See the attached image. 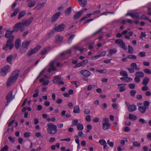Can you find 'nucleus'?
Wrapping results in <instances>:
<instances>
[{
  "label": "nucleus",
  "mask_w": 151,
  "mask_h": 151,
  "mask_svg": "<svg viewBox=\"0 0 151 151\" xmlns=\"http://www.w3.org/2000/svg\"><path fill=\"white\" fill-rule=\"evenodd\" d=\"M14 32L13 30H7L5 33V37L6 38H8V39L7 41L6 45L3 46V49L4 50H7L8 47L11 50L14 47V45L13 42L14 40V36L12 35Z\"/></svg>",
  "instance_id": "1"
},
{
  "label": "nucleus",
  "mask_w": 151,
  "mask_h": 151,
  "mask_svg": "<svg viewBox=\"0 0 151 151\" xmlns=\"http://www.w3.org/2000/svg\"><path fill=\"white\" fill-rule=\"evenodd\" d=\"M19 70H14L12 74L10 77L8 79L6 83L7 87H9L18 78L19 75Z\"/></svg>",
  "instance_id": "2"
},
{
  "label": "nucleus",
  "mask_w": 151,
  "mask_h": 151,
  "mask_svg": "<svg viewBox=\"0 0 151 151\" xmlns=\"http://www.w3.org/2000/svg\"><path fill=\"white\" fill-rule=\"evenodd\" d=\"M48 128L47 131L48 132L51 134H54L57 132V126L52 123H49L47 125Z\"/></svg>",
  "instance_id": "3"
},
{
  "label": "nucleus",
  "mask_w": 151,
  "mask_h": 151,
  "mask_svg": "<svg viewBox=\"0 0 151 151\" xmlns=\"http://www.w3.org/2000/svg\"><path fill=\"white\" fill-rule=\"evenodd\" d=\"M108 118H104L102 120V128L104 130L108 129L110 128L111 124L109 122Z\"/></svg>",
  "instance_id": "4"
},
{
  "label": "nucleus",
  "mask_w": 151,
  "mask_h": 151,
  "mask_svg": "<svg viewBox=\"0 0 151 151\" xmlns=\"http://www.w3.org/2000/svg\"><path fill=\"white\" fill-rule=\"evenodd\" d=\"M115 42L123 50H127V47L126 46L125 43L123 42V40L121 39H117L115 41Z\"/></svg>",
  "instance_id": "5"
},
{
  "label": "nucleus",
  "mask_w": 151,
  "mask_h": 151,
  "mask_svg": "<svg viewBox=\"0 0 151 151\" xmlns=\"http://www.w3.org/2000/svg\"><path fill=\"white\" fill-rule=\"evenodd\" d=\"M40 47V46L38 45L35 48L30 49L28 52L27 56H30L37 52Z\"/></svg>",
  "instance_id": "6"
},
{
  "label": "nucleus",
  "mask_w": 151,
  "mask_h": 151,
  "mask_svg": "<svg viewBox=\"0 0 151 151\" xmlns=\"http://www.w3.org/2000/svg\"><path fill=\"white\" fill-rule=\"evenodd\" d=\"M125 104L127 107L128 111L129 112H133L137 109V106L135 105H130L127 101H125Z\"/></svg>",
  "instance_id": "7"
},
{
  "label": "nucleus",
  "mask_w": 151,
  "mask_h": 151,
  "mask_svg": "<svg viewBox=\"0 0 151 151\" xmlns=\"http://www.w3.org/2000/svg\"><path fill=\"white\" fill-rule=\"evenodd\" d=\"M10 71V68L9 65H6L1 70V75L4 76Z\"/></svg>",
  "instance_id": "8"
},
{
  "label": "nucleus",
  "mask_w": 151,
  "mask_h": 151,
  "mask_svg": "<svg viewBox=\"0 0 151 151\" xmlns=\"http://www.w3.org/2000/svg\"><path fill=\"white\" fill-rule=\"evenodd\" d=\"M88 61L87 60H85L81 61V62H79L75 66H74L73 67V68H76L79 67H80L82 66L83 65H85L87 64L88 63Z\"/></svg>",
  "instance_id": "9"
},
{
  "label": "nucleus",
  "mask_w": 151,
  "mask_h": 151,
  "mask_svg": "<svg viewBox=\"0 0 151 151\" xmlns=\"http://www.w3.org/2000/svg\"><path fill=\"white\" fill-rule=\"evenodd\" d=\"M17 55L15 54L14 56H12V55H10L8 56L6 58L7 62L11 64L12 63V60H14L16 58Z\"/></svg>",
  "instance_id": "10"
},
{
  "label": "nucleus",
  "mask_w": 151,
  "mask_h": 151,
  "mask_svg": "<svg viewBox=\"0 0 151 151\" xmlns=\"http://www.w3.org/2000/svg\"><path fill=\"white\" fill-rule=\"evenodd\" d=\"M65 27V24H62L56 27L55 28V30L57 32H62L64 29Z\"/></svg>",
  "instance_id": "11"
},
{
  "label": "nucleus",
  "mask_w": 151,
  "mask_h": 151,
  "mask_svg": "<svg viewBox=\"0 0 151 151\" xmlns=\"http://www.w3.org/2000/svg\"><path fill=\"white\" fill-rule=\"evenodd\" d=\"M80 72L81 75L86 77H88L91 75V73L87 70H82Z\"/></svg>",
  "instance_id": "12"
},
{
  "label": "nucleus",
  "mask_w": 151,
  "mask_h": 151,
  "mask_svg": "<svg viewBox=\"0 0 151 151\" xmlns=\"http://www.w3.org/2000/svg\"><path fill=\"white\" fill-rule=\"evenodd\" d=\"M33 17H31L27 20L24 21H22V23L23 24H25V26H29L32 23V21L33 20Z\"/></svg>",
  "instance_id": "13"
},
{
  "label": "nucleus",
  "mask_w": 151,
  "mask_h": 151,
  "mask_svg": "<svg viewBox=\"0 0 151 151\" xmlns=\"http://www.w3.org/2000/svg\"><path fill=\"white\" fill-rule=\"evenodd\" d=\"M61 14L60 12H59L56 13L54 14L52 17L51 22H53L55 21L58 18Z\"/></svg>",
  "instance_id": "14"
},
{
  "label": "nucleus",
  "mask_w": 151,
  "mask_h": 151,
  "mask_svg": "<svg viewBox=\"0 0 151 151\" xmlns=\"http://www.w3.org/2000/svg\"><path fill=\"white\" fill-rule=\"evenodd\" d=\"M83 13V11H81L76 13L74 15V18L75 19H78Z\"/></svg>",
  "instance_id": "15"
},
{
  "label": "nucleus",
  "mask_w": 151,
  "mask_h": 151,
  "mask_svg": "<svg viewBox=\"0 0 151 151\" xmlns=\"http://www.w3.org/2000/svg\"><path fill=\"white\" fill-rule=\"evenodd\" d=\"M131 17L133 18L136 19H139V14L138 12H135L134 13H132Z\"/></svg>",
  "instance_id": "16"
},
{
  "label": "nucleus",
  "mask_w": 151,
  "mask_h": 151,
  "mask_svg": "<svg viewBox=\"0 0 151 151\" xmlns=\"http://www.w3.org/2000/svg\"><path fill=\"white\" fill-rule=\"evenodd\" d=\"M147 107L144 106H139L138 109L142 114H144L146 111Z\"/></svg>",
  "instance_id": "17"
},
{
  "label": "nucleus",
  "mask_w": 151,
  "mask_h": 151,
  "mask_svg": "<svg viewBox=\"0 0 151 151\" xmlns=\"http://www.w3.org/2000/svg\"><path fill=\"white\" fill-rule=\"evenodd\" d=\"M137 117L135 115L129 114V116L127 118L129 119L132 121H134L137 119Z\"/></svg>",
  "instance_id": "18"
},
{
  "label": "nucleus",
  "mask_w": 151,
  "mask_h": 151,
  "mask_svg": "<svg viewBox=\"0 0 151 151\" xmlns=\"http://www.w3.org/2000/svg\"><path fill=\"white\" fill-rule=\"evenodd\" d=\"M21 45V40L20 39L16 40L15 43V47L17 49H18Z\"/></svg>",
  "instance_id": "19"
},
{
  "label": "nucleus",
  "mask_w": 151,
  "mask_h": 151,
  "mask_svg": "<svg viewBox=\"0 0 151 151\" xmlns=\"http://www.w3.org/2000/svg\"><path fill=\"white\" fill-rule=\"evenodd\" d=\"M79 3L82 7H84L87 4L86 0H78Z\"/></svg>",
  "instance_id": "20"
},
{
  "label": "nucleus",
  "mask_w": 151,
  "mask_h": 151,
  "mask_svg": "<svg viewBox=\"0 0 151 151\" xmlns=\"http://www.w3.org/2000/svg\"><path fill=\"white\" fill-rule=\"evenodd\" d=\"M20 22L16 24L14 27L13 31L14 32H18L20 28Z\"/></svg>",
  "instance_id": "21"
},
{
  "label": "nucleus",
  "mask_w": 151,
  "mask_h": 151,
  "mask_svg": "<svg viewBox=\"0 0 151 151\" xmlns=\"http://www.w3.org/2000/svg\"><path fill=\"white\" fill-rule=\"evenodd\" d=\"M30 41H26L23 42L22 44V46L23 48H25L27 47L30 43Z\"/></svg>",
  "instance_id": "22"
},
{
  "label": "nucleus",
  "mask_w": 151,
  "mask_h": 151,
  "mask_svg": "<svg viewBox=\"0 0 151 151\" xmlns=\"http://www.w3.org/2000/svg\"><path fill=\"white\" fill-rule=\"evenodd\" d=\"M126 84H120L118 85V86H119L120 85H123V86H120L119 87V91L120 92H122L125 91L126 89V88L125 86L126 85Z\"/></svg>",
  "instance_id": "23"
},
{
  "label": "nucleus",
  "mask_w": 151,
  "mask_h": 151,
  "mask_svg": "<svg viewBox=\"0 0 151 151\" xmlns=\"http://www.w3.org/2000/svg\"><path fill=\"white\" fill-rule=\"evenodd\" d=\"M99 143L102 145L103 146V148L104 149L107 146L106 141L104 139H101L99 141Z\"/></svg>",
  "instance_id": "24"
},
{
  "label": "nucleus",
  "mask_w": 151,
  "mask_h": 151,
  "mask_svg": "<svg viewBox=\"0 0 151 151\" xmlns=\"http://www.w3.org/2000/svg\"><path fill=\"white\" fill-rule=\"evenodd\" d=\"M135 76H137L139 78H142L144 76L143 73L141 71H138L137 72L135 73Z\"/></svg>",
  "instance_id": "25"
},
{
  "label": "nucleus",
  "mask_w": 151,
  "mask_h": 151,
  "mask_svg": "<svg viewBox=\"0 0 151 151\" xmlns=\"http://www.w3.org/2000/svg\"><path fill=\"white\" fill-rule=\"evenodd\" d=\"M36 3V1L35 0H32L29 2L28 6L29 7L32 8L33 7Z\"/></svg>",
  "instance_id": "26"
},
{
  "label": "nucleus",
  "mask_w": 151,
  "mask_h": 151,
  "mask_svg": "<svg viewBox=\"0 0 151 151\" xmlns=\"http://www.w3.org/2000/svg\"><path fill=\"white\" fill-rule=\"evenodd\" d=\"M60 79L59 76H57L55 77V78L52 81L55 83L58 84Z\"/></svg>",
  "instance_id": "27"
},
{
  "label": "nucleus",
  "mask_w": 151,
  "mask_h": 151,
  "mask_svg": "<svg viewBox=\"0 0 151 151\" xmlns=\"http://www.w3.org/2000/svg\"><path fill=\"white\" fill-rule=\"evenodd\" d=\"M150 80V78L148 77H145L143 81L142 84L144 85H146L148 83Z\"/></svg>",
  "instance_id": "28"
},
{
  "label": "nucleus",
  "mask_w": 151,
  "mask_h": 151,
  "mask_svg": "<svg viewBox=\"0 0 151 151\" xmlns=\"http://www.w3.org/2000/svg\"><path fill=\"white\" fill-rule=\"evenodd\" d=\"M117 52L115 48L110 49L109 50V52L110 56H111L112 55L115 54Z\"/></svg>",
  "instance_id": "29"
},
{
  "label": "nucleus",
  "mask_w": 151,
  "mask_h": 151,
  "mask_svg": "<svg viewBox=\"0 0 151 151\" xmlns=\"http://www.w3.org/2000/svg\"><path fill=\"white\" fill-rule=\"evenodd\" d=\"M12 94L11 93L8 94L6 96V99L7 102H9L12 100Z\"/></svg>",
  "instance_id": "30"
},
{
  "label": "nucleus",
  "mask_w": 151,
  "mask_h": 151,
  "mask_svg": "<svg viewBox=\"0 0 151 151\" xmlns=\"http://www.w3.org/2000/svg\"><path fill=\"white\" fill-rule=\"evenodd\" d=\"M19 8H17L15 9L14 10V12L11 14V17H13L14 16H15L19 12Z\"/></svg>",
  "instance_id": "31"
},
{
  "label": "nucleus",
  "mask_w": 151,
  "mask_h": 151,
  "mask_svg": "<svg viewBox=\"0 0 151 151\" xmlns=\"http://www.w3.org/2000/svg\"><path fill=\"white\" fill-rule=\"evenodd\" d=\"M73 112L75 113H78L80 112V109L79 106H76L74 107Z\"/></svg>",
  "instance_id": "32"
},
{
  "label": "nucleus",
  "mask_w": 151,
  "mask_h": 151,
  "mask_svg": "<svg viewBox=\"0 0 151 151\" xmlns=\"http://www.w3.org/2000/svg\"><path fill=\"white\" fill-rule=\"evenodd\" d=\"M63 41V38L61 37L60 36L58 35L57 38L56 40V43L57 44H59L61 42Z\"/></svg>",
  "instance_id": "33"
},
{
  "label": "nucleus",
  "mask_w": 151,
  "mask_h": 151,
  "mask_svg": "<svg viewBox=\"0 0 151 151\" xmlns=\"http://www.w3.org/2000/svg\"><path fill=\"white\" fill-rule=\"evenodd\" d=\"M72 7L70 6L68 8L65 12V14L67 15L69 14L71 12Z\"/></svg>",
  "instance_id": "34"
},
{
  "label": "nucleus",
  "mask_w": 151,
  "mask_h": 151,
  "mask_svg": "<svg viewBox=\"0 0 151 151\" xmlns=\"http://www.w3.org/2000/svg\"><path fill=\"white\" fill-rule=\"evenodd\" d=\"M42 4L41 3H38L37 4L34 8L35 10L39 9L42 8L44 6H42Z\"/></svg>",
  "instance_id": "35"
},
{
  "label": "nucleus",
  "mask_w": 151,
  "mask_h": 151,
  "mask_svg": "<svg viewBox=\"0 0 151 151\" xmlns=\"http://www.w3.org/2000/svg\"><path fill=\"white\" fill-rule=\"evenodd\" d=\"M25 11H23L22 12H19L18 15V19H19L23 17L25 15Z\"/></svg>",
  "instance_id": "36"
},
{
  "label": "nucleus",
  "mask_w": 151,
  "mask_h": 151,
  "mask_svg": "<svg viewBox=\"0 0 151 151\" xmlns=\"http://www.w3.org/2000/svg\"><path fill=\"white\" fill-rule=\"evenodd\" d=\"M77 129L78 130H82L83 129V125L81 124H78L77 125Z\"/></svg>",
  "instance_id": "37"
},
{
  "label": "nucleus",
  "mask_w": 151,
  "mask_h": 151,
  "mask_svg": "<svg viewBox=\"0 0 151 151\" xmlns=\"http://www.w3.org/2000/svg\"><path fill=\"white\" fill-rule=\"evenodd\" d=\"M128 52L129 53L132 54L134 52L133 49V47L129 45L128 46Z\"/></svg>",
  "instance_id": "38"
},
{
  "label": "nucleus",
  "mask_w": 151,
  "mask_h": 151,
  "mask_svg": "<svg viewBox=\"0 0 151 151\" xmlns=\"http://www.w3.org/2000/svg\"><path fill=\"white\" fill-rule=\"evenodd\" d=\"M120 73L121 75L125 77H128V75L126 72L124 70H121L120 71Z\"/></svg>",
  "instance_id": "39"
},
{
  "label": "nucleus",
  "mask_w": 151,
  "mask_h": 151,
  "mask_svg": "<svg viewBox=\"0 0 151 151\" xmlns=\"http://www.w3.org/2000/svg\"><path fill=\"white\" fill-rule=\"evenodd\" d=\"M133 145L134 147H140V143L137 141H135L133 142Z\"/></svg>",
  "instance_id": "40"
},
{
  "label": "nucleus",
  "mask_w": 151,
  "mask_h": 151,
  "mask_svg": "<svg viewBox=\"0 0 151 151\" xmlns=\"http://www.w3.org/2000/svg\"><path fill=\"white\" fill-rule=\"evenodd\" d=\"M25 24H23L22 22V23L20 22V26L19 29L21 32H22L24 30L25 27Z\"/></svg>",
  "instance_id": "41"
},
{
  "label": "nucleus",
  "mask_w": 151,
  "mask_h": 151,
  "mask_svg": "<svg viewBox=\"0 0 151 151\" xmlns=\"http://www.w3.org/2000/svg\"><path fill=\"white\" fill-rule=\"evenodd\" d=\"M75 36V35H70L69 37V38L68 39V43H70L72 40L74 38V37Z\"/></svg>",
  "instance_id": "42"
},
{
  "label": "nucleus",
  "mask_w": 151,
  "mask_h": 151,
  "mask_svg": "<svg viewBox=\"0 0 151 151\" xmlns=\"http://www.w3.org/2000/svg\"><path fill=\"white\" fill-rule=\"evenodd\" d=\"M96 71L100 73H105L107 72V70L106 69H104L102 70H96Z\"/></svg>",
  "instance_id": "43"
},
{
  "label": "nucleus",
  "mask_w": 151,
  "mask_h": 151,
  "mask_svg": "<svg viewBox=\"0 0 151 151\" xmlns=\"http://www.w3.org/2000/svg\"><path fill=\"white\" fill-rule=\"evenodd\" d=\"M35 93L33 94L32 96L34 98L37 97L39 95V93L38 92V89H36L35 90Z\"/></svg>",
  "instance_id": "44"
},
{
  "label": "nucleus",
  "mask_w": 151,
  "mask_h": 151,
  "mask_svg": "<svg viewBox=\"0 0 151 151\" xmlns=\"http://www.w3.org/2000/svg\"><path fill=\"white\" fill-rule=\"evenodd\" d=\"M139 121L142 124L147 123V121L142 118H140Z\"/></svg>",
  "instance_id": "45"
},
{
  "label": "nucleus",
  "mask_w": 151,
  "mask_h": 151,
  "mask_svg": "<svg viewBox=\"0 0 151 151\" xmlns=\"http://www.w3.org/2000/svg\"><path fill=\"white\" fill-rule=\"evenodd\" d=\"M56 70V68L54 66H50L48 69L49 73H50L52 70Z\"/></svg>",
  "instance_id": "46"
},
{
  "label": "nucleus",
  "mask_w": 151,
  "mask_h": 151,
  "mask_svg": "<svg viewBox=\"0 0 151 151\" xmlns=\"http://www.w3.org/2000/svg\"><path fill=\"white\" fill-rule=\"evenodd\" d=\"M136 93V91H135L134 90H132L130 91V95L132 96L133 97L135 96V95Z\"/></svg>",
  "instance_id": "47"
},
{
  "label": "nucleus",
  "mask_w": 151,
  "mask_h": 151,
  "mask_svg": "<svg viewBox=\"0 0 151 151\" xmlns=\"http://www.w3.org/2000/svg\"><path fill=\"white\" fill-rule=\"evenodd\" d=\"M128 58L131 59H136L137 58L136 56L134 55H129L128 56Z\"/></svg>",
  "instance_id": "48"
},
{
  "label": "nucleus",
  "mask_w": 151,
  "mask_h": 151,
  "mask_svg": "<svg viewBox=\"0 0 151 151\" xmlns=\"http://www.w3.org/2000/svg\"><path fill=\"white\" fill-rule=\"evenodd\" d=\"M138 56L140 57H143L146 56V53L145 52H140L138 54Z\"/></svg>",
  "instance_id": "49"
},
{
  "label": "nucleus",
  "mask_w": 151,
  "mask_h": 151,
  "mask_svg": "<svg viewBox=\"0 0 151 151\" xmlns=\"http://www.w3.org/2000/svg\"><path fill=\"white\" fill-rule=\"evenodd\" d=\"M78 136L81 137H85L86 136V135L83 134V132L81 131H79L78 132Z\"/></svg>",
  "instance_id": "50"
},
{
  "label": "nucleus",
  "mask_w": 151,
  "mask_h": 151,
  "mask_svg": "<svg viewBox=\"0 0 151 151\" xmlns=\"http://www.w3.org/2000/svg\"><path fill=\"white\" fill-rule=\"evenodd\" d=\"M144 72L148 74H151V70L148 68H145L143 70Z\"/></svg>",
  "instance_id": "51"
},
{
  "label": "nucleus",
  "mask_w": 151,
  "mask_h": 151,
  "mask_svg": "<svg viewBox=\"0 0 151 151\" xmlns=\"http://www.w3.org/2000/svg\"><path fill=\"white\" fill-rule=\"evenodd\" d=\"M150 103V102L149 101H145L144 102L143 104L144 106L146 107L147 106L148 107Z\"/></svg>",
  "instance_id": "52"
},
{
  "label": "nucleus",
  "mask_w": 151,
  "mask_h": 151,
  "mask_svg": "<svg viewBox=\"0 0 151 151\" xmlns=\"http://www.w3.org/2000/svg\"><path fill=\"white\" fill-rule=\"evenodd\" d=\"M146 36V34H145V32H142L141 33V35L139 37L141 39H142L143 37H145Z\"/></svg>",
  "instance_id": "53"
},
{
  "label": "nucleus",
  "mask_w": 151,
  "mask_h": 151,
  "mask_svg": "<svg viewBox=\"0 0 151 151\" xmlns=\"http://www.w3.org/2000/svg\"><path fill=\"white\" fill-rule=\"evenodd\" d=\"M8 149V147L7 145H5L4 147L2 148L1 150V151H6Z\"/></svg>",
  "instance_id": "54"
},
{
  "label": "nucleus",
  "mask_w": 151,
  "mask_h": 151,
  "mask_svg": "<svg viewBox=\"0 0 151 151\" xmlns=\"http://www.w3.org/2000/svg\"><path fill=\"white\" fill-rule=\"evenodd\" d=\"M107 144L111 147H113L114 145V143L113 142H110L109 140L107 141Z\"/></svg>",
  "instance_id": "55"
},
{
  "label": "nucleus",
  "mask_w": 151,
  "mask_h": 151,
  "mask_svg": "<svg viewBox=\"0 0 151 151\" xmlns=\"http://www.w3.org/2000/svg\"><path fill=\"white\" fill-rule=\"evenodd\" d=\"M135 87V85L134 84L131 83L129 84L128 87L130 89H134Z\"/></svg>",
  "instance_id": "56"
},
{
  "label": "nucleus",
  "mask_w": 151,
  "mask_h": 151,
  "mask_svg": "<svg viewBox=\"0 0 151 151\" xmlns=\"http://www.w3.org/2000/svg\"><path fill=\"white\" fill-rule=\"evenodd\" d=\"M85 119L86 121L89 122L91 121V116L90 115H88L86 116Z\"/></svg>",
  "instance_id": "57"
},
{
  "label": "nucleus",
  "mask_w": 151,
  "mask_h": 151,
  "mask_svg": "<svg viewBox=\"0 0 151 151\" xmlns=\"http://www.w3.org/2000/svg\"><path fill=\"white\" fill-rule=\"evenodd\" d=\"M65 55H70L71 54V51L69 49L65 51Z\"/></svg>",
  "instance_id": "58"
},
{
  "label": "nucleus",
  "mask_w": 151,
  "mask_h": 151,
  "mask_svg": "<svg viewBox=\"0 0 151 151\" xmlns=\"http://www.w3.org/2000/svg\"><path fill=\"white\" fill-rule=\"evenodd\" d=\"M78 124H79L78 121L77 120L75 119L73 122V124L74 126H76L78 125Z\"/></svg>",
  "instance_id": "59"
},
{
  "label": "nucleus",
  "mask_w": 151,
  "mask_h": 151,
  "mask_svg": "<svg viewBox=\"0 0 151 151\" xmlns=\"http://www.w3.org/2000/svg\"><path fill=\"white\" fill-rule=\"evenodd\" d=\"M134 81L136 83H138L140 81V79L137 76H136L134 78Z\"/></svg>",
  "instance_id": "60"
},
{
  "label": "nucleus",
  "mask_w": 151,
  "mask_h": 151,
  "mask_svg": "<svg viewBox=\"0 0 151 151\" xmlns=\"http://www.w3.org/2000/svg\"><path fill=\"white\" fill-rule=\"evenodd\" d=\"M90 112V110L88 109H85L84 111V113L85 114H88Z\"/></svg>",
  "instance_id": "61"
},
{
  "label": "nucleus",
  "mask_w": 151,
  "mask_h": 151,
  "mask_svg": "<svg viewBox=\"0 0 151 151\" xmlns=\"http://www.w3.org/2000/svg\"><path fill=\"white\" fill-rule=\"evenodd\" d=\"M137 65L135 63H132L130 65V66L132 68L134 69L135 67H136Z\"/></svg>",
  "instance_id": "62"
},
{
  "label": "nucleus",
  "mask_w": 151,
  "mask_h": 151,
  "mask_svg": "<svg viewBox=\"0 0 151 151\" xmlns=\"http://www.w3.org/2000/svg\"><path fill=\"white\" fill-rule=\"evenodd\" d=\"M148 89V87L146 85L143 86L142 88V90L143 91H147Z\"/></svg>",
  "instance_id": "63"
},
{
  "label": "nucleus",
  "mask_w": 151,
  "mask_h": 151,
  "mask_svg": "<svg viewBox=\"0 0 151 151\" xmlns=\"http://www.w3.org/2000/svg\"><path fill=\"white\" fill-rule=\"evenodd\" d=\"M147 139L151 141V133H149L147 134Z\"/></svg>",
  "instance_id": "64"
}]
</instances>
